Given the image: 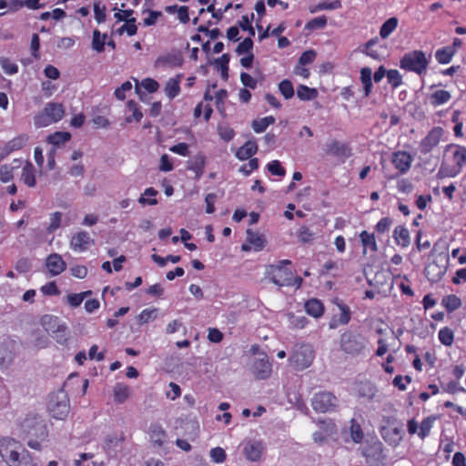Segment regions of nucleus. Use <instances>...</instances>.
<instances>
[{
    "label": "nucleus",
    "mask_w": 466,
    "mask_h": 466,
    "mask_svg": "<svg viewBox=\"0 0 466 466\" xmlns=\"http://www.w3.org/2000/svg\"><path fill=\"white\" fill-rule=\"evenodd\" d=\"M106 34L102 35L97 29L93 32L92 48L97 52L104 51Z\"/></svg>",
    "instance_id": "36"
},
{
    "label": "nucleus",
    "mask_w": 466,
    "mask_h": 466,
    "mask_svg": "<svg viewBox=\"0 0 466 466\" xmlns=\"http://www.w3.org/2000/svg\"><path fill=\"white\" fill-rule=\"evenodd\" d=\"M22 430L28 436L44 440L47 436V430L45 420L36 415L26 417L21 424Z\"/></svg>",
    "instance_id": "8"
},
{
    "label": "nucleus",
    "mask_w": 466,
    "mask_h": 466,
    "mask_svg": "<svg viewBox=\"0 0 466 466\" xmlns=\"http://www.w3.org/2000/svg\"><path fill=\"white\" fill-rule=\"evenodd\" d=\"M14 162L16 163L17 166L12 167L10 165H3L0 167V180L2 182L7 183L13 179V170L14 168L17 167L20 164V161L18 159H15Z\"/></svg>",
    "instance_id": "40"
},
{
    "label": "nucleus",
    "mask_w": 466,
    "mask_h": 466,
    "mask_svg": "<svg viewBox=\"0 0 466 466\" xmlns=\"http://www.w3.org/2000/svg\"><path fill=\"white\" fill-rule=\"evenodd\" d=\"M41 323L43 328L50 334H53L56 331H63L65 325L58 317L51 315H45L41 319Z\"/></svg>",
    "instance_id": "18"
},
{
    "label": "nucleus",
    "mask_w": 466,
    "mask_h": 466,
    "mask_svg": "<svg viewBox=\"0 0 466 466\" xmlns=\"http://www.w3.org/2000/svg\"><path fill=\"white\" fill-rule=\"evenodd\" d=\"M258 150V145L255 140L247 141L237 151V157L240 160H246L250 158Z\"/></svg>",
    "instance_id": "20"
},
{
    "label": "nucleus",
    "mask_w": 466,
    "mask_h": 466,
    "mask_svg": "<svg viewBox=\"0 0 466 466\" xmlns=\"http://www.w3.org/2000/svg\"><path fill=\"white\" fill-rule=\"evenodd\" d=\"M298 237L303 243L311 242L314 239L315 233H313L309 228L301 227L299 229Z\"/></svg>",
    "instance_id": "55"
},
{
    "label": "nucleus",
    "mask_w": 466,
    "mask_h": 466,
    "mask_svg": "<svg viewBox=\"0 0 466 466\" xmlns=\"http://www.w3.org/2000/svg\"><path fill=\"white\" fill-rule=\"evenodd\" d=\"M25 448L11 438H2L0 440V455L2 459L10 466L11 461L20 457V453Z\"/></svg>",
    "instance_id": "10"
},
{
    "label": "nucleus",
    "mask_w": 466,
    "mask_h": 466,
    "mask_svg": "<svg viewBox=\"0 0 466 466\" xmlns=\"http://www.w3.org/2000/svg\"><path fill=\"white\" fill-rule=\"evenodd\" d=\"M0 66L7 75H15L18 71L17 65L6 57H0Z\"/></svg>",
    "instance_id": "48"
},
{
    "label": "nucleus",
    "mask_w": 466,
    "mask_h": 466,
    "mask_svg": "<svg viewBox=\"0 0 466 466\" xmlns=\"http://www.w3.org/2000/svg\"><path fill=\"white\" fill-rule=\"evenodd\" d=\"M158 309H143L139 315L137 317V322L139 325L147 324L151 320H154L157 318Z\"/></svg>",
    "instance_id": "31"
},
{
    "label": "nucleus",
    "mask_w": 466,
    "mask_h": 466,
    "mask_svg": "<svg viewBox=\"0 0 466 466\" xmlns=\"http://www.w3.org/2000/svg\"><path fill=\"white\" fill-rule=\"evenodd\" d=\"M433 421L434 419L432 417H427L421 421L420 425L419 426L420 431L418 432V435L420 439L423 440L430 434Z\"/></svg>",
    "instance_id": "49"
},
{
    "label": "nucleus",
    "mask_w": 466,
    "mask_h": 466,
    "mask_svg": "<svg viewBox=\"0 0 466 466\" xmlns=\"http://www.w3.org/2000/svg\"><path fill=\"white\" fill-rule=\"evenodd\" d=\"M448 264L449 258L446 254L440 253L436 255L425 267L424 272L426 278L431 282H439L445 275Z\"/></svg>",
    "instance_id": "6"
},
{
    "label": "nucleus",
    "mask_w": 466,
    "mask_h": 466,
    "mask_svg": "<svg viewBox=\"0 0 466 466\" xmlns=\"http://www.w3.org/2000/svg\"><path fill=\"white\" fill-rule=\"evenodd\" d=\"M326 152L328 155L341 158L342 161L350 157L351 155L350 148L348 147V145L337 140H333L327 145Z\"/></svg>",
    "instance_id": "16"
},
{
    "label": "nucleus",
    "mask_w": 466,
    "mask_h": 466,
    "mask_svg": "<svg viewBox=\"0 0 466 466\" xmlns=\"http://www.w3.org/2000/svg\"><path fill=\"white\" fill-rule=\"evenodd\" d=\"M429 65V60L426 58L425 54L420 50H415L407 53L400 60V67L415 72L419 75L426 71Z\"/></svg>",
    "instance_id": "5"
},
{
    "label": "nucleus",
    "mask_w": 466,
    "mask_h": 466,
    "mask_svg": "<svg viewBox=\"0 0 466 466\" xmlns=\"http://www.w3.org/2000/svg\"><path fill=\"white\" fill-rule=\"evenodd\" d=\"M314 350L308 343H296L289 359L290 364L298 370L309 367L314 360Z\"/></svg>",
    "instance_id": "2"
},
{
    "label": "nucleus",
    "mask_w": 466,
    "mask_h": 466,
    "mask_svg": "<svg viewBox=\"0 0 466 466\" xmlns=\"http://www.w3.org/2000/svg\"><path fill=\"white\" fill-rule=\"evenodd\" d=\"M136 19L134 17L131 18V20H128L126 24L121 25L116 33L118 35H122L124 32H127L128 35H134L137 34V27L135 24Z\"/></svg>",
    "instance_id": "52"
},
{
    "label": "nucleus",
    "mask_w": 466,
    "mask_h": 466,
    "mask_svg": "<svg viewBox=\"0 0 466 466\" xmlns=\"http://www.w3.org/2000/svg\"><path fill=\"white\" fill-rule=\"evenodd\" d=\"M62 221V213L59 211H56L50 215V224L46 228L48 233L55 232L61 225Z\"/></svg>",
    "instance_id": "54"
},
{
    "label": "nucleus",
    "mask_w": 466,
    "mask_h": 466,
    "mask_svg": "<svg viewBox=\"0 0 466 466\" xmlns=\"http://www.w3.org/2000/svg\"><path fill=\"white\" fill-rule=\"evenodd\" d=\"M350 436L355 443H360L363 438L361 427L354 419L350 420Z\"/></svg>",
    "instance_id": "50"
},
{
    "label": "nucleus",
    "mask_w": 466,
    "mask_h": 466,
    "mask_svg": "<svg viewBox=\"0 0 466 466\" xmlns=\"http://www.w3.org/2000/svg\"><path fill=\"white\" fill-rule=\"evenodd\" d=\"M326 24H327L326 17L319 16V17L313 18L310 21H309L305 27L307 29H310V30L319 29V28H323L326 25Z\"/></svg>",
    "instance_id": "57"
},
{
    "label": "nucleus",
    "mask_w": 466,
    "mask_h": 466,
    "mask_svg": "<svg viewBox=\"0 0 466 466\" xmlns=\"http://www.w3.org/2000/svg\"><path fill=\"white\" fill-rule=\"evenodd\" d=\"M455 54L451 46H445L436 51L435 57L440 64H448Z\"/></svg>",
    "instance_id": "30"
},
{
    "label": "nucleus",
    "mask_w": 466,
    "mask_h": 466,
    "mask_svg": "<svg viewBox=\"0 0 466 466\" xmlns=\"http://www.w3.org/2000/svg\"><path fill=\"white\" fill-rule=\"evenodd\" d=\"M40 0H26L25 2H23L22 0H15L13 3L14 9H18L24 5L27 6L30 9H38L41 8L43 5L39 4Z\"/></svg>",
    "instance_id": "56"
},
{
    "label": "nucleus",
    "mask_w": 466,
    "mask_h": 466,
    "mask_svg": "<svg viewBox=\"0 0 466 466\" xmlns=\"http://www.w3.org/2000/svg\"><path fill=\"white\" fill-rule=\"evenodd\" d=\"M305 310L309 315L319 318L323 314L324 307L320 300L312 299L305 303Z\"/></svg>",
    "instance_id": "24"
},
{
    "label": "nucleus",
    "mask_w": 466,
    "mask_h": 466,
    "mask_svg": "<svg viewBox=\"0 0 466 466\" xmlns=\"http://www.w3.org/2000/svg\"><path fill=\"white\" fill-rule=\"evenodd\" d=\"M253 46V41L250 37L245 38L237 47L236 52L238 55L249 53Z\"/></svg>",
    "instance_id": "61"
},
{
    "label": "nucleus",
    "mask_w": 466,
    "mask_h": 466,
    "mask_svg": "<svg viewBox=\"0 0 466 466\" xmlns=\"http://www.w3.org/2000/svg\"><path fill=\"white\" fill-rule=\"evenodd\" d=\"M41 292L47 296L58 295L60 293L55 281H51L40 289Z\"/></svg>",
    "instance_id": "63"
},
{
    "label": "nucleus",
    "mask_w": 466,
    "mask_h": 466,
    "mask_svg": "<svg viewBox=\"0 0 466 466\" xmlns=\"http://www.w3.org/2000/svg\"><path fill=\"white\" fill-rule=\"evenodd\" d=\"M360 237L364 248V253L368 248H370L371 251L377 250V243L373 234H370L367 231H362Z\"/></svg>",
    "instance_id": "34"
},
{
    "label": "nucleus",
    "mask_w": 466,
    "mask_h": 466,
    "mask_svg": "<svg viewBox=\"0 0 466 466\" xmlns=\"http://www.w3.org/2000/svg\"><path fill=\"white\" fill-rule=\"evenodd\" d=\"M167 439L166 431L159 425H152L150 430V440L157 446H162Z\"/></svg>",
    "instance_id": "27"
},
{
    "label": "nucleus",
    "mask_w": 466,
    "mask_h": 466,
    "mask_svg": "<svg viewBox=\"0 0 466 466\" xmlns=\"http://www.w3.org/2000/svg\"><path fill=\"white\" fill-rule=\"evenodd\" d=\"M339 345L341 350L346 354L357 356L364 350L366 341L361 334L346 330L340 336Z\"/></svg>",
    "instance_id": "3"
},
{
    "label": "nucleus",
    "mask_w": 466,
    "mask_h": 466,
    "mask_svg": "<svg viewBox=\"0 0 466 466\" xmlns=\"http://www.w3.org/2000/svg\"><path fill=\"white\" fill-rule=\"evenodd\" d=\"M21 179L26 186L30 187L35 186V167L32 163L26 162V164L24 166Z\"/></svg>",
    "instance_id": "25"
},
{
    "label": "nucleus",
    "mask_w": 466,
    "mask_h": 466,
    "mask_svg": "<svg viewBox=\"0 0 466 466\" xmlns=\"http://www.w3.org/2000/svg\"><path fill=\"white\" fill-rule=\"evenodd\" d=\"M454 165L452 167L442 164L437 173L438 178L453 177L460 174L466 163V147L457 146L452 154Z\"/></svg>",
    "instance_id": "4"
},
{
    "label": "nucleus",
    "mask_w": 466,
    "mask_h": 466,
    "mask_svg": "<svg viewBox=\"0 0 466 466\" xmlns=\"http://www.w3.org/2000/svg\"><path fill=\"white\" fill-rule=\"evenodd\" d=\"M247 239L252 245L256 251L261 250L265 246V238L263 235L253 232L251 229L247 230Z\"/></svg>",
    "instance_id": "29"
},
{
    "label": "nucleus",
    "mask_w": 466,
    "mask_h": 466,
    "mask_svg": "<svg viewBox=\"0 0 466 466\" xmlns=\"http://www.w3.org/2000/svg\"><path fill=\"white\" fill-rule=\"evenodd\" d=\"M412 160L411 155L408 152L397 151L393 153L391 162L400 174H405L410 168Z\"/></svg>",
    "instance_id": "14"
},
{
    "label": "nucleus",
    "mask_w": 466,
    "mask_h": 466,
    "mask_svg": "<svg viewBox=\"0 0 466 466\" xmlns=\"http://www.w3.org/2000/svg\"><path fill=\"white\" fill-rule=\"evenodd\" d=\"M387 78L388 82L393 88H396L402 84V76L397 69L388 70Z\"/></svg>",
    "instance_id": "53"
},
{
    "label": "nucleus",
    "mask_w": 466,
    "mask_h": 466,
    "mask_svg": "<svg viewBox=\"0 0 466 466\" xmlns=\"http://www.w3.org/2000/svg\"><path fill=\"white\" fill-rule=\"evenodd\" d=\"M279 92L281 93V95L286 98V99H289L291 98L293 96H294V88H293V85L292 83L288 80V79H285V80H282L279 84Z\"/></svg>",
    "instance_id": "51"
},
{
    "label": "nucleus",
    "mask_w": 466,
    "mask_h": 466,
    "mask_svg": "<svg viewBox=\"0 0 466 466\" xmlns=\"http://www.w3.org/2000/svg\"><path fill=\"white\" fill-rule=\"evenodd\" d=\"M393 238L398 245L407 248L410 243V232L403 226H398L393 231Z\"/></svg>",
    "instance_id": "23"
},
{
    "label": "nucleus",
    "mask_w": 466,
    "mask_h": 466,
    "mask_svg": "<svg viewBox=\"0 0 466 466\" xmlns=\"http://www.w3.org/2000/svg\"><path fill=\"white\" fill-rule=\"evenodd\" d=\"M441 135L442 129L441 127H435L431 130L427 137L420 142V152L423 154L431 152L439 144Z\"/></svg>",
    "instance_id": "13"
},
{
    "label": "nucleus",
    "mask_w": 466,
    "mask_h": 466,
    "mask_svg": "<svg viewBox=\"0 0 466 466\" xmlns=\"http://www.w3.org/2000/svg\"><path fill=\"white\" fill-rule=\"evenodd\" d=\"M438 337L440 341L447 347L451 346L454 341V333L451 329L448 327L441 329Z\"/></svg>",
    "instance_id": "42"
},
{
    "label": "nucleus",
    "mask_w": 466,
    "mask_h": 466,
    "mask_svg": "<svg viewBox=\"0 0 466 466\" xmlns=\"http://www.w3.org/2000/svg\"><path fill=\"white\" fill-rule=\"evenodd\" d=\"M297 96L301 100H311L317 96V91L304 85H300L297 89Z\"/></svg>",
    "instance_id": "46"
},
{
    "label": "nucleus",
    "mask_w": 466,
    "mask_h": 466,
    "mask_svg": "<svg viewBox=\"0 0 466 466\" xmlns=\"http://www.w3.org/2000/svg\"><path fill=\"white\" fill-rule=\"evenodd\" d=\"M274 116H265L263 118L256 119L252 121L251 127L256 133H261L267 129L269 125L274 124Z\"/></svg>",
    "instance_id": "32"
},
{
    "label": "nucleus",
    "mask_w": 466,
    "mask_h": 466,
    "mask_svg": "<svg viewBox=\"0 0 466 466\" xmlns=\"http://www.w3.org/2000/svg\"><path fill=\"white\" fill-rule=\"evenodd\" d=\"M316 58V52L314 50H307L303 52L299 59V66H306L311 64Z\"/></svg>",
    "instance_id": "59"
},
{
    "label": "nucleus",
    "mask_w": 466,
    "mask_h": 466,
    "mask_svg": "<svg viewBox=\"0 0 466 466\" xmlns=\"http://www.w3.org/2000/svg\"><path fill=\"white\" fill-rule=\"evenodd\" d=\"M219 137L225 141H230L234 137V130L227 126L218 127Z\"/></svg>",
    "instance_id": "62"
},
{
    "label": "nucleus",
    "mask_w": 466,
    "mask_h": 466,
    "mask_svg": "<svg viewBox=\"0 0 466 466\" xmlns=\"http://www.w3.org/2000/svg\"><path fill=\"white\" fill-rule=\"evenodd\" d=\"M263 449L261 441H248L244 445L243 452L248 461H257L260 459Z\"/></svg>",
    "instance_id": "17"
},
{
    "label": "nucleus",
    "mask_w": 466,
    "mask_h": 466,
    "mask_svg": "<svg viewBox=\"0 0 466 466\" xmlns=\"http://www.w3.org/2000/svg\"><path fill=\"white\" fill-rule=\"evenodd\" d=\"M290 263L289 260L284 259L276 265H269L266 269L267 278L279 287H300L302 279L300 277H294L292 271L286 267V265Z\"/></svg>",
    "instance_id": "1"
},
{
    "label": "nucleus",
    "mask_w": 466,
    "mask_h": 466,
    "mask_svg": "<svg viewBox=\"0 0 466 466\" xmlns=\"http://www.w3.org/2000/svg\"><path fill=\"white\" fill-rule=\"evenodd\" d=\"M71 135L68 132H56L48 136L47 141L52 145L60 146L68 141Z\"/></svg>",
    "instance_id": "44"
},
{
    "label": "nucleus",
    "mask_w": 466,
    "mask_h": 466,
    "mask_svg": "<svg viewBox=\"0 0 466 466\" xmlns=\"http://www.w3.org/2000/svg\"><path fill=\"white\" fill-rule=\"evenodd\" d=\"M46 267L51 276H57L66 268V264L61 255L52 253L46 259Z\"/></svg>",
    "instance_id": "15"
},
{
    "label": "nucleus",
    "mask_w": 466,
    "mask_h": 466,
    "mask_svg": "<svg viewBox=\"0 0 466 466\" xmlns=\"http://www.w3.org/2000/svg\"><path fill=\"white\" fill-rule=\"evenodd\" d=\"M130 388L122 383L118 382L114 386L113 389V394H114V400L116 403H123L125 402L130 396Z\"/></svg>",
    "instance_id": "22"
},
{
    "label": "nucleus",
    "mask_w": 466,
    "mask_h": 466,
    "mask_svg": "<svg viewBox=\"0 0 466 466\" xmlns=\"http://www.w3.org/2000/svg\"><path fill=\"white\" fill-rule=\"evenodd\" d=\"M268 170L274 176L283 177L285 175V169L281 167L279 161L273 160L267 166Z\"/></svg>",
    "instance_id": "58"
},
{
    "label": "nucleus",
    "mask_w": 466,
    "mask_h": 466,
    "mask_svg": "<svg viewBox=\"0 0 466 466\" xmlns=\"http://www.w3.org/2000/svg\"><path fill=\"white\" fill-rule=\"evenodd\" d=\"M95 241L89 233L80 230L75 233L69 242L70 248L76 252H84L94 245Z\"/></svg>",
    "instance_id": "11"
},
{
    "label": "nucleus",
    "mask_w": 466,
    "mask_h": 466,
    "mask_svg": "<svg viewBox=\"0 0 466 466\" xmlns=\"http://www.w3.org/2000/svg\"><path fill=\"white\" fill-rule=\"evenodd\" d=\"M261 358H258L252 365V372L258 380H265L271 373V364L266 354L262 353Z\"/></svg>",
    "instance_id": "12"
},
{
    "label": "nucleus",
    "mask_w": 466,
    "mask_h": 466,
    "mask_svg": "<svg viewBox=\"0 0 466 466\" xmlns=\"http://www.w3.org/2000/svg\"><path fill=\"white\" fill-rule=\"evenodd\" d=\"M339 309H340V314L339 316V319H338L337 322L334 321L329 324L330 329H335V328H337L338 325H346L350 320V311L349 307L346 305H340Z\"/></svg>",
    "instance_id": "35"
},
{
    "label": "nucleus",
    "mask_w": 466,
    "mask_h": 466,
    "mask_svg": "<svg viewBox=\"0 0 466 466\" xmlns=\"http://www.w3.org/2000/svg\"><path fill=\"white\" fill-rule=\"evenodd\" d=\"M28 141V136L25 134L19 135L6 143L5 149L6 153H10L21 149Z\"/></svg>",
    "instance_id": "28"
},
{
    "label": "nucleus",
    "mask_w": 466,
    "mask_h": 466,
    "mask_svg": "<svg viewBox=\"0 0 466 466\" xmlns=\"http://www.w3.org/2000/svg\"><path fill=\"white\" fill-rule=\"evenodd\" d=\"M398 25V19L396 17H390L380 27V35L385 39L387 38Z\"/></svg>",
    "instance_id": "33"
},
{
    "label": "nucleus",
    "mask_w": 466,
    "mask_h": 466,
    "mask_svg": "<svg viewBox=\"0 0 466 466\" xmlns=\"http://www.w3.org/2000/svg\"><path fill=\"white\" fill-rule=\"evenodd\" d=\"M44 110L53 123L59 121L65 114L64 107L59 103H47Z\"/></svg>",
    "instance_id": "21"
},
{
    "label": "nucleus",
    "mask_w": 466,
    "mask_h": 466,
    "mask_svg": "<svg viewBox=\"0 0 466 466\" xmlns=\"http://www.w3.org/2000/svg\"><path fill=\"white\" fill-rule=\"evenodd\" d=\"M288 319L289 327L293 329H303L308 322L305 316L296 315L294 313H289Z\"/></svg>",
    "instance_id": "43"
},
{
    "label": "nucleus",
    "mask_w": 466,
    "mask_h": 466,
    "mask_svg": "<svg viewBox=\"0 0 466 466\" xmlns=\"http://www.w3.org/2000/svg\"><path fill=\"white\" fill-rule=\"evenodd\" d=\"M10 466H35V464L29 452L24 449L20 453V457L15 459L14 461H11Z\"/></svg>",
    "instance_id": "47"
},
{
    "label": "nucleus",
    "mask_w": 466,
    "mask_h": 466,
    "mask_svg": "<svg viewBox=\"0 0 466 466\" xmlns=\"http://www.w3.org/2000/svg\"><path fill=\"white\" fill-rule=\"evenodd\" d=\"M140 86L142 87H144L149 93L156 92L159 87L158 83L152 78H146V79L142 80V82L140 83Z\"/></svg>",
    "instance_id": "64"
},
{
    "label": "nucleus",
    "mask_w": 466,
    "mask_h": 466,
    "mask_svg": "<svg viewBox=\"0 0 466 466\" xmlns=\"http://www.w3.org/2000/svg\"><path fill=\"white\" fill-rule=\"evenodd\" d=\"M360 80L363 85L365 96H369L372 88V71L370 67H363L360 70Z\"/></svg>",
    "instance_id": "26"
},
{
    "label": "nucleus",
    "mask_w": 466,
    "mask_h": 466,
    "mask_svg": "<svg viewBox=\"0 0 466 466\" xmlns=\"http://www.w3.org/2000/svg\"><path fill=\"white\" fill-rule=\"evenodd\" d=\"M210 457L217 463H221L226 460V452L220 447L211 449Z\"/></svg>",
    "instance_id": "60"
},
{
    "label": "nucleus",
    "mask_w": 466,
    "mask_h": 466,
    "mask_svg": "<svg viewBox=\"0 0 466 466\" xmlns=\"http://www.w3.org/2000/svg\"><path fill=\"white\" fill-rule=\"evenodd\" d=\"M90 290L84 291L81 293H72L66 296V302L73 308H76L81 305L83 300L91 294Z\"/></svg>",
    "instance_id": "39"
},
{
    "label": "nucleus",
    "mask_w": 466,
    "mask_h": 466,
    "mask_svg": "<svg viewBox=\"0 0 466 466\" xmlns=\"http://www.w3.org/2000/svg\"><path fill=\"white\" fill-rule=\"evenodd\" d=\"M49 411L55 419L64 420L70 410L69 399L65 391L60 390L54 395L48 404Z\"/></svg>",
    "instance_id": "7"
},
{
    "label": "nucleus",
    "mask_w": 466,
    "mask_h": 466,
    "mask_svg": "<svg viewBox=\"0 0 466 466\" xmlns=\"http://www.w3.org/2000/svg\"><path fill=\"white\" fill-rule=\"evenodd\" d=\"M311 406L317 412L334 411L338 406V399L331 392L320 391L313 396Z\"/></svg>",
    "instance_id": "9"
},
{
    "label": "nucleus",
    "mask_w": 466,
    "mask_h": 466,
    "mask_svg": "<svg viewBox=\"0 0 466 466\" xmlns=\"http://www.w3.org/2000/svg\"><path fill=\"white\" fill-rule=\"evenodd\" d=\"M157 194V191L153 187L147 188L144 193L138 198V202L142 205L154 206L157 204V200L154 198Z\"/></svg>",
    "instance_id": "38"
},
{
    "label": "nucleus",
    "mask_w": 466,
    "mask_h": 466,
    "mask_svg": "<svg viewBox=\"0 0 466 466\" xmlns=\"http://www.w3.org/2000/svg\"><path fill=\"white\" fill-rule=\"evenodd\" d=\"M179 91H180L179 80L176 79V78H170L167 82L166 86H165V92H166L167 96L170 99H173L179 94Z\"/></svg>",
    "instance_id": "41"
},
{
    "label": "nucleus",
    "mask_w": 466,
    "mask_h": 466,
    "mask_svg": "<svg viewBox=\"0 0 466 466\" xmlns=\"http://www.w3.org/2000/svg\"><path fill=\"white\" fill-rule=\"evenodd\" d=\"M356 392L359 397L371 400L376 395L377 389L370 381L360 382L356 385Z\"/></svg>",
    "instance_id": "19"
},
{
    "label": "nucleus",
    "mask_w": 466,
    "mask_h": 466,
    "mask_svg": "<svg viewBox=\"0 0 466 466\" xmlns=\"http://www.w3.org/2000/svg\"><path fill=\"white\" fill-rule=\"evenodd\" d=\"M442 305L449 312H451L461 306V300L456 295H448L442 299Z\"/></svg>",
    "instance_id": "37"
},
{
    "label": "nucleus",
    "mask_w": 466,
    "mask_h": 466,
    "mask_svg": "<svg viewBox=\"0 0 466 466\" xmlns=\"http://www.w3.org/2000/svg\"><path fill=\"white\" fill-rule=\"evenodd\" d=\"M451 99V94L446 90H437L431 95L433 106H441Z\"/></svg>",
    "instance_id": "45"
}]
</instances>
